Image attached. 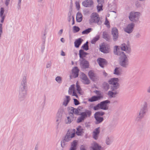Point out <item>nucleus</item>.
I'll return each mask as SVG.
<instances>
[{
    "label": "nucleus",
    "mask_w": 150,
    "mask_h": 150,
    "mask_svg": "<svg viewBox=\"0 0 150 150\" xmlns=\"http://www.w3.org/2000/svg\"><path fill=\"white\" fill-rule=\"evenodd\" d=\"M135 24L133 23L128 24L124 28V31L128 33H131L133 31Z\"/></svg>",
    "instance_id": "f8f14e48"
},
{
    "label": "nucleus",
    "mask_w": 150,
    "mask_h": 150,
    "mask_svg": "<svg viewBox=\"0 0 150 150\" xmlns=\"http://www.w3.org/2000/svg\"><path fill=\"white\" fill-rule=\"evenodd\" d=\"M141 36V35L140 33H136L135 35V38H139Z\"/></svg>",
    "instance_id": "6e6d98bb"
},
{
    "label": "nucleus",
    "mask_w": 150,
    "mask_h": 150,
    "mask_svg": "<svg viewBox=\"0 0 150 150\" xmlns=\"http://www.w3.org/2000/svg\"><path fill=\"white\" fill-rule=\"evenodd\" d=\"M92 30V29L91 28H88V29L83 31L82 32V33L83 34H87L90 32Z\"/></svg>",
    "instance_id": "ea45409f"
},
{
    "label": "nucleus",
    "mask_w": 150,
    "mask_h": 150,
    "mask_svg": "<svg viewBox=\"0 0 150 150\" xmlns=\"http://www.w3.org/2000/svg\"><path fill=\"white\" fill-rule=\"evenodd\" d=\"M113 73L118 76L120 75L121 74V69L119 67H116L114 70Z\"/></svg>",
    "instance_id": "72a5a7b5"
},
{
    "label": "nucleus",
    "mask_w": 150,
    "mask_h": 150,
    "mask_svg": "<svg viewBox=\"0 0 150 150\" xmlns=\"http://www.w3.org/2000/svg\"><path fill=\"white\" fill-rule=\"evenodd\" d=\"M83 41V40L81 38H79L76 40L74 43L75 46L76 48L79 47Z\"/></svg>",
    "instance_id": "cd10ccee"
},
{
    "label": "nucleus",
    "mask_w": 150,
    "mask_h": 150,
    "mask_svg": "<svg viewBox=\"0 0 150 150\" xmlns=\"http://www.w3.org/2000/svg\"><path fill=\"white\" fill-rule=\"evenodd\" d=\"M73 30L74 32H77L80 30V28L78 27L75 26L73 27Z\"/></svg>",
    "instance_id": "09e8293b"
},
{
    "label": "nucleus",
    "mask_w": 150,
    "mask_h": 150,
    "mask_svg": "<svg viewBox=\"0 0 150 150\" xmlns=\"http://www.w3.org/2000/svg\"><path fill=\"white\" fill-rule=\"evenodd\" d=\"M68 93L69 95L75 96L76 98H78L79 96L83 94V92L79 85L78 84V82L76 83V88L74 84L72 85L69 88Z\"/></svg>",
    "instance_id": "7ed1b4c3"
},
{
    "label": "nucleus",
    "mask_w": 150,
    "mask_h": 150,
    "mask_svg": "<svg viewBox=\"0 0 150 150\" xmlns=\"http://www.w3.org/2000/svg\"><path fill=\"white\" fill-rule=\"evenodd\" d=\"M91 18L89 19V23L91 24L92 23H97L98 25H100L102 24V21L100 19L98 14L96 13H93L91 14L90 16Z\"/></svg>",
    "instance_id": "39448f33"
},
{
    "label": "nucleus",
    "mask_w": 150,
    "mask_h": 150,
    "mask_svg": "<svg viewBox=\"0 0 150 150\" xmlns=\"http://www.w3.org/2000/svg\"><path fill=\"white\" fill-rule=\"evenodd\" d=\"M109 47L108 46L103 45L100 48V51L104 53H108L109 52Z\"/></svg>",
    "instance_id": "a878e982"
},
{
    "label": "nucleus",
    "mask_w": 150,
    "mask_h": 150,
    "mask_svg": "<svg viewBox=\"0 0 150 150\" xmlns=\"http://www.w3.org/2000/svg\"><path fill=\"white\" fill-rule=\"evenodd\" d=\"M100 132V128L98 127L95 129L93 132V137L94 139L97 140L98 139V135Z\"/></svg>",
    "instance_id": "5701e85b"
},
{
    "label": "nucleus",
    "mask_w": 150,
    "mask_h": 150,
    "mask_svg": "<svg viewBox=\"0 0 150 150\" xmlns=\"http://www.w3.org/2000/svg\"><path fill=\"white\" fill-rule=\"evenodd\" d=\"M104 24L106 25L108 27H110V25H109V23L108 21L107 17L105 18V20L104 23Z\"/></svg>",
    "instance_id": "3c124183"
},
{
    "label": "nucleus",
    "mask_w": 150,
    "mask_h": 150,
    "mask_svg": "<svg viewBox=\"0 0 150 150\" xmlns=\"http://www.w3.org/2000/svg\"><path fill=\"white\" fill-rule=\"evenodd\" d=\"M3 31H2V29H0V38H1V35Z\"/></svg>",
    "instance_id": "338daca9"
},
{
    "label": "nucleus",
    "mask_w": 150,
    "mask_h": 150,
    "mask_svg": "<svg viewBox=\"0 0 150 150\" xmlns=\"http://www.w3.org/2000/svg\"><path fill=\"white\" fill-rule=\"evenodd\" d=\"M99 36L97 35L91 41V43L93 44H95L96 42L99 40Z\"/></svg>",
    "instance_id": "37998d69"
},
{
    "label": "nucleus",
    "mask_w": 150,
    "mask_h": 150,
    "mask_svg": "<svg viewBox=\"0 0 150 150\" xmlns=\"http://www.w3.org/2000/svg\"><path fill=\"white\" fill-rule=\"evenodd\" d=\"M62 119V117L57 116L56 115V122L57 124V126H58L59 123L61 122Z\"/></svg>",
    "instance_id": "58836bf2"
},
{
    "label": "nucleus",
    "mask_w": 150,
    "mask_h": 150,
    "mask_svg": "<svg viewBox=\"0 0 150 150\" xmlns=\"http://www.w3.org/2000/svg\"><path fill=\"white\" fill-rule=\"evenodd\" d=\"M77 144V142L76 140L74 141L71 143V146L70 149V150H75L76 149Z\"/></svg>",
    "instance_id": "7c9ffc66"
},
{
    "label": "nucleus",
    "mask_w": 150,
    "mask_h": 150,
    "mask_svg": "<svg viewBox=\"0 0 150 150\" xmlns=\"http://www.w3.org/2000/svg\"><path fill=\"white\" fill-rule=\"evenodd\" d=\"M74 118V115H67L66 118L64 120L65 123L66 124L70 123L73 120Z\"/></svg>",
    "instance_id": "393cba45"
},
{
    "label": "nucleus",
    "mask_w": 150,
    "mask_h": 150,
    "mask_svg": "<svg viewBox=\"0 0 150 150\" xmlns=\"http://www.w3.org/2000/svg\"><path fill=\"white\" fill-rule=\"evenodd\" d=\"M147 92L148 93H150V85L148 89H147Z\"/></svg>",
    "instance_id": "774afa93"
},
{
    "label": "nucleus",
    "mask_w": 150,
    "mask_h": 150,
    "mask_svg": "<svg viewBox=\"0 0 150 150\" xmlns=\"http://www.w3.org/2000/svg\"><path fill=\"white\" fill-rule=\"evenodd\" d=\"M21 0H18V5L19 7L20 6Z\"/></svg>",
    "instance_id": "0e129e2a"
},
{
    "label": "nucleus",
    "mask_w": 150,
    "mask_h": 150,
    "mask_svg": "<svg viewBox=\"0 0 150 150\" xmlns=\"http://www.w3.org/2000/svg\"><path fill=\"white\" fill-rule=\"evenodd\" d=\"M82 20V15L79 12H78L76 14V20L78 22H80Z\"/></svg>",
    "instance_id": "2f4dec72"
},
{
    "label": "nucleus",
    "mask_w": 150,
    "mask_h": 150,
    "mask_svg": "<svg viewBox=\"0 0 150 150\" xmlns=\"http://www.w3.org/2000/svg\"><path fill=\"white\" fill-rule=\"evenodd\" d=\"M88 74L90 79L93 81H96L98 80V76L95 74L93 71H89Z\"/></svg>",
    "instance_id": "2eb2a0df"
},
{
    "label": "nucleus",
    "mask_w": 150,
    "mask_h": 150,
    "mask_svg": "<svg viewBox=\"0 0 150 150\" xmlns=\"http://www.w3.org/2000/svg\"><path fill=\"white\" fill-rule=\"evenodd\" d=\"M55 80L59 83H61L62 82V78L60 76H57L55 78Z\"/></svg>",
    "instance_id": "c03bdc74"
},
{
    "label": "nucleus",
    "mask_w": 150,
    "mask_h": 150,
    "mask_svg": "<svg viewBox=\"0 0 150 150\" xmlns=\"http://www.w3.org/2000/svg\"><path fill=\"white\" fill-rule=\"evenodd\" d=\"M112 34L113 35V39L114 41H116L118 38V33L117 29L116 28H112Z\"/></svg>",
    "instance_id": "6ab92c4d"
},
{
    "label": "nucleus",
    "mask_w": 150,
    "mask_h": 150,
    "mask_svg": "<svg viewBox=\"0 0 150 150\" xmlns=\"http://www.w3.org/2000/svg\"><path fill=\"white\" fill-rule=\"evenodd\" d=\"M119 81L117 78H112L108 81L109 83L111 85V89H112V90H116L119 88L120 86L118 83Z\"/></svg>",
    "instance_id": "423d86ee"
},
{
    "label": "nucleus",
    "mask_w": 150,
    "mask_h": 150,
    "mask_svg": "<svg viewBox=\"0 0 150 150\" xmlns=\"http://www.w3.org/2000/svg\"><path fill=\"white\" fill-rule=\"evenodd\" d=\"M10 0H6L5 1V4L6 6H7L9 4Z\"/></svg>",
    "instance_id": "13d9d810"
},
{
    "label": "nucleus",
    "mask_w": 150,
    "mask_h": 150,
    "mask_svg": "<svg viewBox=\"0 0 150 150\" xmlns=\"http://www.w3.org/2000/svg\"><path fill=\"white\" fill-rule=\"evenodd\" d=\"M103 4H98V5L97 6V9L98 11H100L102 10Z\"/></svg>",
    "instance_id": "de8ad7c7"
},
{
    "label": "nucleus",
    "mask_w": 150,
    "mask_h": 150,
    "mask_svg": "<svg viewBox=\"0 0 150 150\" xmlns=\"http://www.w3.org/2000/svg\"><path fill=\"white\" fill-rule=\"evenodd\" d=\"M76 6L77 9L79 10L80 8V5L78 1H76L75 2Z\"/></svg>",
    "instance_id": "5fc2aeb1"
},
{
    "label": "nucleus",
    "mask_w": 150,
    "mask_h": 150,
    "mask_svg": "<svg viewBox=\"0 0 150 150\" xmlns=\"http://www.w3.org/2000/svg\"><path fill=\"white\" fill-rule=\"evenodd\" d=\"M83 132V129L81 127L79 126V127L77 128V131L76 133L78 135H81Z\"/></svg>",
    "instance_id": "e433bc0d"
},
{
    "label": "nucleus",
    "mask_w": 150,
    "mask_h": 150,
    "mask_svg": "<svg viewBox=\"0 0 150 150\" xmlns=\"http://www.w3.org/2000/svg\"><path fill=\"white\" fill-rule=\"evenodd\" d=\"M4 9L3 8H1L0 9V17L1 18V22L3 23L4 22L5 15L4 14Z\"/></svg>",
    "instance_id": "bb28decb"
},
{
    "label": "nucleus",
    "mask_w": 150,
    "mask_h": 150,
    "mask_svg": "<svg viewBox=\"0 0 150 150\" xmlns=\"http://www.w3.org/2000/svg\"><path fill=\"white\" fill-rule=\"evenodd\" d=\"M103 86L104 88L106 90H107L109 88V86L108 84L106 82L103 83Z\"/></svg>",
    "instance_id": "a19ab883"
},
{
    "label": "nucleus",
    "mask_w": 150,
    "mask_h": 150,
    "mask_svg": "<svg viewBox=\"0 0 150 150\" xmlns=\"http://www.w3.org/2000/svg\"><path fill=\"white\" fill-rule=\"evenodd\" d=\"M79 54L80 59H84L86 56L88 54V53L84 52V51L82 50H80L79 51Z\"/></svg>",
    "instance_id": "c756f323"
},
{
    "label": "nucleus",
    "mask_w": 150,
    "mask_h": 150,
    "mask_svg": "<svg viewBox=\"0 0 150 150\" xmlns=\"http://www.w3.org/2000/svg\"><path fill=\"white\" fill-rule=\"evenodd\" d=\"M100 108V106L99 103L93 107V109L95 110H97Z\"/></svg>",
    "instance_id": "603ef678"
},
{
    "label": "nucleus",
    "mask_w": 150,
    "mask_h": 150,
    "mask_svg": "<svg viewBox=\"0 0 150 150\" xmlns=\"http://www.w3.org/2000/svg\"><path fill=\"white\" fill-rule=\"evenodd\" d=\"M120 48L122 50L125 51L128 53L130 52V48L129 46H127L125 44H122L120 46Z\"/></svg>",
    "instance_id": "4be33fe9"
},
{
    "label": "nucleus",
    "mask_w": 150,
    "mask_h": 150,
    "mask_svg": "<svg viewBox=\"0 0 150 150\" xmlns=\"http://www.w3.org/2000/svg\"><path fill=\"white\" fill-rule=\"evenodd\" d=\"M140 15L141 13L139 12H132L130 13L129 17L130 21L136 22L138 21Z\"/></svg>",
    "instance_id": "0eeeda50"
},
{
    "label": "nucleus",
    "mask_w": 150,
    "mask_h": 150,
    "mask_svg": "<svg viewBox=\"0 0 150 150\" xmlns=\"http://www.w3.org/2000/svg\"><path fill=\"white\" fill-rule=\"evenodd\" d=\"M88 42L87 41L83 46H82V48H83L84 50H88Z\"/></svg>",
    "instance_id": "79ce46f5"
},
{
    "label": "nucleus",
    "mask_w": 150,
    "mask_h": 150,
    "mask_svg": "<svg viewBox=\"0 0 150 150\" xmlns=\"http://www.w3.org/2000/svg\"><path fill=\"white\" fill-rule=\"evenodd\" d=\"M87 146L85 144L81 145L80 147V150H87Z\"/></svg>",
    "instance_id": "8fccbe9b"
},
{
    "label": "nucleus",
    "mask_w": 150,
    "mask_h": 150,
    "mask_svg": "<svg viewBox=\"0 0 150 150\" xmlns=\"http://www.w3.org/2000/svg\"><path fill=\"white\" fill-rule=\"evenodd\" d=\"M80 66L83 68H87L88 67L89 64L88 62L85 59H80Z\"/></svg>",
    "instance_id": "dca6fc26"
},
{
    "label": "nucleus",
    "mask_w": 150,
    "mask_h": 150,
    "mask_svg": "<svg viewBox=\"0 0 150 150\" xmlns=\"http://www.w3.org/2000/svg\"><path fill=\"white\" fill-rule=\"evenodd\" d=\"M70 99H71L70 96H66L65 98H64V102L62 103L63 105H64L65 106H66L70 101Z\"/></svg>",
    "instance_id": "c85d7f7f"
},
{
    "label": "nucleus",
    "mask_w": 150,
    "mask_h": 150,
    "mask_svg": "<svg viewBox=\"0 0 150 150\" xmlns=\"http://www.w3.org/2000/svg\"><path fill=\"white\" fill-rule=\"evenodd\" d=\"M62 32H63V30L61 29L59 30V31L58 32V34L59 35H61L62 34Z\"/></svg>",
    "instance_id": "e2e57ef3"
},
{
    "label": "nucleus",
    "mask_w": 150,
    "mask_h": 150,
    "mask_svg": "<svg viewBox=\"0 0 150 150\" xmlns=\"http://www.w3.org/2000/svg\"><path fill=\"white\" fill-rule=\"evenodd\" d=\"M97 61L100 66L102 68H103L104 65L107 63L106 60L105 59L101 58H98L97 60Z\"/></svg>",
    "instance_id": "412c9836"
},
{
    "label": "nucleus",
    "mask_w": 150,
    "mask_h": 150,
    "mask_svg": "<svg viewBox=\"0 0 150 150\" xmlns=\"http://www.w3.org/2000/svg\"><path fill=\"white\" fill-rule=\"evenodd\" d=\"M103 38L105 39L106 40L108 41H109L110 40V37L108 34L106 32H103Z\"/></svg>",
    "instance_id": "c9c22d12"
},
{
    "label": "nucleus",
    "mask_w": 150,
    "mask_h": 150,
    "mask_svg": "<svg viewBox=\"0 0 150 150\" xmlns=\"http://www.w3.org/2000/svg\"><path fill=\"white\" fill-rule=\"evenodd\" d=\"M112 142V139L110 137H107L105 139L106 144L108 145H110Z\"/></svg>",
    "instance_id": "4c0bfd02"
},
{
    "label": "nucleus",
    "mask_w": 150,
    "mask_h": 150,
    "mask_svg": "<svg viewBox=\"0 0 150 150\" xmlns=\"http://www.w3.org/2000/svg\"><path fill=\"white\" fill-rule=\"evenodd\" d=\"M45 49V47L44 45H43L41 48V51L43 52Z\"/></svg>",
    "instance_id": "bf43d9fd"
},
{
    "label": "nucleus",
    "mask_w": 150,
    "mask_h": 150,
    "mask_svg": "<svg viewBox=\"0 0 150 150\" xmlns=\"http://www.w3.org/2000/svg\"><path fill=\"white\" fill-rule=\"evenodd\" d=\"M79 70L77 67H75L72 70V74L70 76V78H75L77 77L78 76L79 72Z\"/></svg>",
    "instance_id": "f3484780"
},
{
    "label": "nucleus",
    "mask_w": 150,
    "mask_h": 150,
    "mask_svg": "<svg viewBox=\"0 0 150 150\" xmlns=\"http://www.w3.org/2000/svg\"><path fill=\"white\" fill-rule=\"evenodd\" d=\"M103 75L105 76V77H106L107 76V73L105 71H103Z\"/></svg>",
    "instance_id": "052dcab7"
},
{
    "label": "nucleus",
    "mask_w": 150,
    "mask_h": 150,
    "mask_svg": "<svg viewBox=\"0 0 150 150\" xmlns=\"http://www.w3.org/2000/svg\"><path fill=\"white\" fill-rule=\"evenodd\" d=\"M110 103V101L108 100H106L101 102L99 103L100 109L105 110H108V106L107 104Z\"/></svg>",
    "instance_id": "ddd939ff"
},
{
    "label": "nucleus",
    "mask_w": 150,
    "mask_h": 150,
    "mask_svg": "<svg viewBox=\"0 0 150 150\" xmlns=\"http://www.w3.org/2000/svg\"><path fill=\"white\" fill-rule=\"evenodd\" d=\"M82 4L84 6L90 7L93 5V1L92 0H85L83 2Z\"/></svg>",
    "instance_id": "b1692460"
},
{
    "label": "nucleus",
    "mask_w": 150,
    "mask_h": 150,
    "mask_svg": "<svg viewBox=\"0 0 150 150\" xmlns=\"http://www.w3.org/2000/svg\"><path fill=\"white\" fill-rule=\"evenodd\" d=\"M51 66V63H49L47 64L46 67L47 68H49Z\"/></svg>",
    "instance_id": "680f3d73"
},
{
    "label": "nucleus",
    "mask_w": 150,
    "mask_h": 150,
    "mask_svg": "<svg viewBox=\"0 0 150 150\" xmlns=\"http://www.w3.org/2000/svg\"><path fill=\"white\" fill-rule=\"evenodd\" d=\"M27 75L23 76L18 90V98L20 100L24 99L27 95Z\"/></svg>",
    "instance_id": "f257e3e1"
},
{
    "label": "nucleus",
    "mask_w": 150,
    "mask_h": 150,
    "mask_svg": "<svg viewBox=\"0 0 150 150\" xmlns=\"http://www.w3.org/2000/svg\"><path fill=\"white\" fill-rule=\"evenodd\" d=\"M80 76L82 80V82L84 83L88 84L90 83L89 80L84 74L81 73Z\"/></svg>",
    "instance_id": "aec40b11"
},
{
    "label": "nucleus",
    "mask_w": 150,
    "mask_h": 150,
    "mask_svg": "<svg viewBox=\"0 0 150 150\" xmlns=\"http://www.w3.org/2000/svg\"><path fill=\"white\" fill-rule=\"evenodd\" d=\"M75 134L74 133L68 131L67 133L64 140L61 142V145H62V143H64V142H68L71 140V138L74 137Z\"/></svg>",
    "instance_id": "9d476101"
},
{
    "label": "nucleus",
    "mask_w": 150,
    "mask_h": 150,
    "mask_svg": "<svg viewBox=\"0 0 150 150\" xmlns=\"http://www.w3.org/2000/svg\"><path fill=\"white\" fill-rule=\"evenodd\" d=\"M114 48V54L121 56L119 62L120 65L123 68H127L129 65V59L127 57L123 52L119 51L118 46H115Z\"/></svg>",
    "instance_id": "f03ea898"
},
{
    "label": "nucleus",
    "mask_w": 150,
    "mask_h": 150,
    "mask_svg": "<svg viewBox=\"0 0 150 150\" xmlns=\"http://www.w3.org/2000/svg\"><path fill=\"white\" fill-rule=\"evenodd\" d=\"M64 112V110L63 108L62 107L60 108L58 110L56 115L62 117Z\"/></svg>",
    "instance_id": "f704fd0d"
},
{
    "label": "nucleus",
    "mask_w": 150,
    "mask_h": 150,
    "mask_svg": "<svg viewBox=\"0 0 150 150\" xmlns=\"http://www.w3.org/2000/svg\"><path fill=\"white\" fill-rule=\"evenodd\" d=\"M119 93V91L117 90L109 91L108 92V95L110 98H115Z\"/></svg>",
    "instance_id": "a211bd4d"
},
{
    "label": "nucleus",
    "mask_w": 150,
    "mask_h": 150,
    "mask_svg": "<svg viewBox=\"0 0 150 150\" xmlns=\"http://www.w3.org/2000/svg\"><path fill=\"white\" fill-rule=\"evenodd\" d=\"M148 108V104L146 102H144L141 105V107L138 114L135 119L136 121H140L146 115Z\"/></svg>",
    "instance_id": "20e7f679"
},
{
    "label": "nucleus",
    "mask_w": 150,
    "mask_h": 150,
    "mask_svg": "<svg viewBox=\"0 0 150 150\" xmlns=\"http://www.w3.org/2000/svg\"><path fill=\"white\" fill-rule=\"evenodd\" d=\"M95 118L96 119V124H99L103 120V117H101L100 116H96V115H95L94 116Z\"/></svg>",
    "instance_id": "473e14b6"
},
{
    "label": "nucleus",
    "mask_w": 150,
    "mask_h": 150,
    "mask_svg": "<svg viewBox=\"0 0 150 150\" xmlns=\"http://www.w3.org/2000/svg\"><path fill=\"white\" fill-rule=\"evenodd\" d=\"M91 114V111L88 110H87L86 111V112H80V111L78 115H80L81 116L78 118L77 120V122L79 123L82 122L88 116L89 117Z\"/></svg>",
    "instance_id": "6e6552de"
},
{
    "label": "nucleus",
    "mask_w": 150,
    "mask_h": 150,
    "mask_svg": "<svg viewBox=\"0 0 150 150\" xmlns=\"http://www.w3.org/2000/svg\"><path fill=\"white\" fill-rule=\"evenodd\" d=\"M73 18H74V17L71 15V12H69L68 13V21L70 22L72 19L73 20Z\"/></svg>",
    "instance_id": "49530a36"
},
{
    "label": "nucleus",
    "mask_w": 150,
    "mask_h": 150,
    "mask_svg": "<svg viewBox=\"0 0 150 150\" xmlns=\"http://www.w3.org/2000/svg\"><path fill=\"white\" fill-rule=\"evenodd\" d=\"M83 108L81 106L78 107L77 109L74 108L73 107H70L69 108L68 111L69 115H74V114L78 115L80 111H81V109Z\"/></svg>",
    "instance_id": "1a4fd4ad"
},
{
    "label": "nucleus",
    "mask_w": 150,
    "mask_h": 150,
    "mask_svg": "<svg viewBox=\"0 0 150 150\" xmlns=\"http://www.w3.org/2000/svg\"><path fill=\"white\" fill-rule=\"evenodd\" d=\"M103 148L96 142L91 144L90 150H103Z\"/></svg>",
    "instance_id": "9b49d317"
},
{
    "label": "nucleus",
    "mask_w": 150,
    "mask_h": 150,
    "mask_svg": "<svg viewBox=\"0 0 150 150\" xmlns=\"http://www.w3.org/2000/svg\"><path fill=\"white\" fill-rule=\"evenodd\" d=\"M97 2L98 4H103L104 3V0H97Z\"/></svg>",
    "instance_id": "4d7b16f0"
},
{
    "label": "nucleus",
    "mask_w": 150,
    "mask_h": 150,
    "mask_svg": "<svg viewBox=\"0 0 150 150\" xmlns=\"http://www.w3.org/2000/svg\"><path fill=\"white\" fill-rule=\"evenodd\" d=\"M73 100H74V104L75 105H78L79 104V101L77 99L74 98Z\"/></svg>",
    "instance_id": "864d4df0"
},
{
    "label": "nucleus",
    "mask_w": 150,
    "mask_h": 150,
    "mask_svg": "<svg viewBox=\"0 0 150 150\" xmlns=\"http://www.w3.org/2000/svg\"><path fill=\"white\" fill-rule=\"evenodd\" d=\"M105 114V113L104 112H96L95 114V115H96V116H103Z\"/></svg>",
    "instance_id": "a18cd8bd"
},
{
    "label": "nucleus",
    "mask_w": 150,
    "mask_h": 150,
    "mask_svg": "<svg viewBox=\"0 0 150 150\" xmlns=\"http://www.w3.org/2000/svg\"><path fill=\"white\" fill-rule=\"evenodd\" d=\"M61 54L62 56H64L65 55V53L63 51H62Z\"/></svg>",
    "instance_id": "69168bd1"
},
{
    "label": "nucleus",
    "mask_w": 150,
    "mask_h": 150,
    "mask_svg": "<svg viewBox=\"0 0 150 150\" xmlns=\"http://www.w3.org/2000/svg\"><path fill=\"white\" fill-rule=\"evenodd\" d=\"M96 93L98 95V96H94L88 99V101L90 102H93L96 101L101 99L102 97L100 94H99L100 92L97 91H96Z\"/></svg>",
    "instance_id": "4468645a"
}]
</instances>
